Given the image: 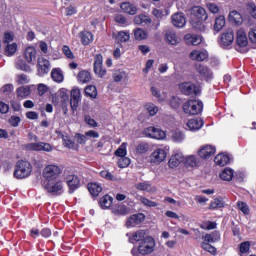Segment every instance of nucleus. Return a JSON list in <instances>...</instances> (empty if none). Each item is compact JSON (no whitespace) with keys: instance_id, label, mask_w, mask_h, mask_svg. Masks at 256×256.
<instances>
[{"instance_id":"18","label":"nucleus","mask_w":256,"mask_h":256,"mask_svg":"<svg viewBox=\"0 0 256 256\" xmlns=\"http://www.w3.org/2000/svg\"><path fill=\"white\" fill-rule=\"evenodd\" d=\"M236 43L238 47H247L249 45V40L247 39V34L245 29L240 28L236 33Z\"/></svg>"},{"instance_id":"11","label":"nucleus","mask_w":256,"mask_h":256,"mask_svg":"<svg viewBox=\"0 0 256 256\" xmlns=\"http://www.w3.org/2000/svg\"><path fill=\"white\" fill-rule=\"evenodd\" d=\"M28 149H30V151H46V153H51V151H53V146L45 142H36L30 143Z\"/></svg>"},{"instance_id":"26","label":"nucleus","mask_w":256,"mask_h":256,"mask_svg":"<svg viewBox=\"0 0 256 256\" xmlns=\"http://www.w3.org/2000/svg\"><path fill=\"white\" fill-rule=\"evenodd\" d=\"M135 189L138 191H146V193H155L157 191V188L147 181L135 184Z\"/></svg>"},{"instance_id":"34","label":"nucleus","mask_w":256,"mask_h":256,"mask_svg":"<svg viewBox=\"0 0 256 256\" xmlns=\"http://www.w3.org/2000/svg\"><path fill=\"white\" fill-rule=\"evenodd\" d=\"M185 167H199V159L196 156L190 155L187 156L184 160Z\"/></svg>"},{"instance_id":"49","label":"nucleus","mask_w":256,"mask_h":256,"mask_svg":"<svg viewBox=\"0 0 256 256\" xmlns=\"http://www.w3.org/2000/svg\"><path fill=\"white\" fill-rule=\"evenodd\" d=\"M145 109L148 111L149 115H151V117H155V115H157V112L159 111V108L157 107V105L153 104V103H147L145 105Z\"/></svg>"},{"instance_id":"47","label":"nucleus","mask_w":256,"mask_h":256,"mask_svg":"<svg viewBox=\"0 0 256 256\" xmlns=\"http://www.w3.org/2000/svg\"><path fill=\"white\" fill-rule=\"evenodd\" d=\"M116 157H125L127 155V142H123L120 147L115 151Z\"/></svg>"},{"instance_id":"36","label":"nucleus","mask_w":256,"mask_h":256,"mask_svg":"<svg viewBox=\"0 0 256 256\" xmlns=\"http://www.w3.org/2000/svg\"><path fill=\"white\" fill-rule=\"evenodd\" d=\"M171 137L174 143H183L185 141V134L179 130L172 131Z\"/></svg>"},{"instance_id":"53","label":"nucleus","mask_w":256,"mask_h":256,"mask_svg":"<svg viewBox=\"0 0 256 256\" xmlns=\"http://www.w3.org/2000/svg\"><path fill=\"white\" fill-rule=\"evenodd\" d=\"M16 81L18 85H27V83H29L31 80L27 74H19L16 77Z\"/></svg>"},{"instance_id":"39","label":"nucleus","mask_w":256,"mask_h":256,"mask_svg":"<svg viewBox=\"0 0 256 256\" xmlns=\"http://www.w3.org/2000/svg\"><path fill=\"white\" fill-rule=\"evenodd\" d=\"M134 37H135L136 41H145V39H147V37H149V35L147 34V31H145L141 28H137L134 30Z\"/></svg>"},{"instance_id":"38","label":"nucleus","mask_w":256,"mask_h":256,"mask_svg":"<svg viewBox=\"0 0 256 256\" xmlns=\"http://www.w3.org/2000/svg\"><path fill=\"white\" fill-rule=\"evenodd\" d=\"M111 205H113V197L105 195L100 199V207H102V209H109Z\"/></svg>"},{"instance_id":"21","label":"nucleus","mask_w":256,"mask_h":256,"mask_svg":"<svg viewBox=\"0 0 256 256\" xmlns=\"http://www.w3.org/2000/svg\"><path fill=\"white\" fill-rule=\"evenodd\" d=\"M215 147L211 145H205L203 146L199 151L198 155L202 159H209V157H212V155H215Z\"/></svg>"},{"instance_id":"42","label":"nucleus","mask_w":256,"mask_h":256,"mask_svg":"<svg viewBox=\"0 0 256 256\" xmlns=\"http://www.w3.org/2000/svg\"><path fill=\"white\" fill-rule=\"evenodd\" d=\"M223 27H225V16H219L215 19L214 31L219 33Z\"/></svg>"},{"instance_id":"4","label":"nucleus","mask_w":256,"mask_h":256,"mask_svg":"<svg viewBox=\"0 0 256 256\" xmlns=\"http://www.w3.org/2000/svg\"><path fill=\"white\" fill-rule=\"evenodd\" d=\"M61 175V167L57 165H48L43 170V177L47 181H53L55 179H58V177Z\"/></svg>"},{"instance_id":"13","label":"nucleus","mask_w":256,"mask_h":256,"mask_svg":"<svg viewBox=\"0 0 256 256\" xmlns=\"http://www.w3.org/2000/svg\"><path fill=\"white\" fill-rule=\"evenodd\" d=\"M172 25L174 27L183 28L187 25V19L185 18V14L178 12L171 16Z\"/></svg>"},{"instance_id":"35","label":"nucleus","mask_w":256,"mask_h":256,"mask_svg":"<svg viewBox=\"0 0 256 256\" xmlns=\"http://www.w3.org/2000/svg\"><path fill=\"white\" fill-rule=\"evenodd\" d=\"M166 40L170 43V45H179L181 41V39L177 37V34L173 31L166 33Z\"/></svg>"},{"instance_id":"31","label":"nucleus","mask_w":256,"mask_h":256,"mask_svg":"<svg viewBox=\"0 0 256 256\" xmlns=\"http://www.w3.org/2000/svg\"><path fill=\"white\" fill-rule=\"evenodd\" d=\"M120 7L128 15H135L137 13V7L129 2H123Z\"/></svg>"},{"instance_id":"61","label":"nucleus","mask_w":256,"mask_h":256,"mask_svg":"<svg viewBox=\"0 0 256 256\" xmlns=\"http://www.w3.org/2000/svg\"><path fill=\"white\" fill-rule=\"evenodd\" d=\"M86 140L99 139V132L95 130H89L85 132Z\"/></svg>"},{"instance_id":"48","label":"nucleus","mask_w":256,"mask_h":256,"mask_svg":"<svg viewBox=\"0 0 256 256\" xmlns=\"http://www.w3.org/2000/svg\"><path fill=\"white\" fill-rule=\"evenodd\" d=\"M85 94L92 99L97 98V87L90 85L85 88Z\"/></svg>"},{"instance_id":"24","label":"nucleus","mask_w":256,"mask_h":256,"mask_svg":"<svg viewBox=\"0 0 256 256\" xmlns=\"http://www.w3.org/2000/svg\"><path fill=\"white\" fill-rule=\"evenodd\" d=\"M24 58L27 63H33L37 59V50L33 46H29L24 51Z\"/></svg>"},{"instance_id":"19","label":"nucleus","mask_w":256,"mask_h":256,"mask_svg":"<svg viewBox=\"0 0 256 256\" xmlns=\"http://www.w3.org/2000/svg\"><path fill=\"white\" fill-rule=\"evenodd\" d=\"M153 237L149 236V231L147 230H138L136 232L132 233L131 240L132 241H137V242H143L146 241L147 239H152Z\"/></svg>"},{"instance_id":"22","label":"nucleus","mask_w":256,"mask_h":256,"mask_svg":"<svg viewBox=\"0 0 256 256\" xmlns=\"http://www.w3.org/2000/svg\"><path fill=\"white\" fill-rule=\"evenodd\" d=\"M183 161H185V158H183V153H176L171 156L168 165L171 167V169H175V167H179Z\"/></svg>"},{"instance_id":"63","label":"nucleus","mask_w":256,"mask_h":256,"mask_svg":"<svg viewBox=\"0 0 256 256\" xmlns=\"http://www.w3.org/2000/svg\"><path fill=\"white\" fill-rule=\"evenodd\" d=\"M206 7L210 11V13H213L214 15L219 13V6L215 3L208 2L206 4Z\"/></svg>"},{"instance_id":"56","label":"nucleus","mask_w":256,"mask_h":256,"mask_svg":"<svg viewBox=\"0 0 256 256\" xmlns=\"http://www.w3.org/2000/svg\"><path fill=\"white\" fill-rule=\"evenodd\" d=\"M62 141L64 147H67L68 149H75V142H73L69 137L62 136Z\"/></svg>"},{"instance_id":"33","label":"nucleus","mask_w":256,"mask_h":256,"mask_svg":"<svg viewBox=\"0 0 256 256\" xmlns=\"http://www.w3.org/2000/svg\"><path fill=\"white\" fill-rule=\"evenodd\" d=\"M219 239H221V234L219 233V231H214L211 234H206L204 236V241L206 243H217Z\"/></svg>"},{"instance_id":"16","label":"nucleus","mask_w":256,"mask_h":256,"mask_svg":"<svg viewBox=\"0 0 256 256\" xmlns=\"http://www.w3.org/2000/svg\"><path fill=\"white\" fill-rule=\"evenodd\" d=\"M203 125H204L203 119L193 118L188 120V122L186 123V129L187 131H199V129H201Z\"/></svg>"},{"instance_id":"64","label":"nucleus","mask_w":256,"mask_h":256,"mask_svg":"<svg viewBox=\"0 0 256 256\" xmlns=\"http://www.w3.org/2000/svg\"><path fill=\"white\" fill-rule=\"evenodd\" d=\"M94 73L98 75V77H103L107 71L103 69V65H96L94 66Z\"/></svg>"},{"instance_id":"10","label":"nucleus","mask_w":256,"mask_h":256,"mask_svg":"<svg viewBox=\"0 0 256 256\" xmlns=\"http://www.w3.org/2000/svg\"><path fill=\"white\" fill-rule=\"evenodd\" d=\"M233 41H235V35L233 34L232 29L226 30L220 37V45L222 47H229V45H233Z\"/></svg>"},{"instance_id":"15","label":"nucleus","mask_w":256,"mask_h":256,"mask_svg":"<svg viewBox=\"0 0 256 256\" xmlns=\"http://www.w3.org/2000/svg\"><path fill=\"white\" fill-rule=\"evenodd\" d=\"M66 183L69 187V193H75L79 189L80 180L76 175H69L66 177Z\"/></svg>"},{"instance_id":"2","label":"nucleus","mask_w":256,"mask_h":256,"mask_svg":"<svg viewBox=\"0 0 256 256\" xmlns=\"http://www.w3.org/2000/svg\"><path fill=\"white\" fill-rule=\"evenodd\" d=\"M183 111L186 115H199L203 111V102L198 100H189L184 103Z\"/></svg>"},{"instance_id":"8","label":"nucleus","mask_w":256,"mask_h":256,"mask_svg":"<svg viewBox=\"0 0 256 256\" xmlns=\"http://www.w3.org/2000/svg\"><path fill=\"white\" fill-rule=\"evenodd\" d=\"M144 135L146 137H151L152 139H158V140H163L165 139V137H167V134H165V131L159 128H155L153 126L144 129Z\"/></svg>"},{"instance_id":"51","label":"nucleus","mask_w":256,"mask_h":256,"mask_svg":"<svg viewBox=\"0 0 256 256\" xmlns=\"http://www.w3.org/2000/svg\"><path fill=\"white\" fill-rule=\"evenodd\" d=\"M131 165V159L129 157L122 156L118 159V167L120 169H125V167H129Z\"/></svg>"},{"instance_id":"6","label":"nucleus","mask_w":256,"mask_h":256,"mask_svg":"<svg viewBox=\"0 0 256 256\" xmlns=\"http://www.w3.org/2000/svg\"><path fill=\"white\" fill-rule=\"evenodd\" d=\"M196 73L201 81L209 82L213 80V71L205 65H196Z\"/></svg>"},{"instance_id":"59","label":"nucleus","mask_w":256,"mask_h":256,"mask_svg":"<svg viewBox=\"0 0 256 256\" xmlns=\"http://www.w3.org/2000/svg\"><path fill=\"white\" fill-rule=\"evenodd\" d=\"M76 143L79 145H85L87 143V136L86 134H75Z\"/></svg>"},{"instance_id":"20","label":"nucleus","mask_w":256,"mask_h":256,"mask_svg":"<svg viewBox=\"0 0 256 256\" xmlns=\"http://www.w3.org/2000/svg\"><path fill=\"white\" fill-rule=\"evenodd\" d=\"M192 15H194L198 20L201 21H207V19L209 18V16L207 15V11L205 10V8L201 7V6H194L192 8Z\"/></svg>"},{"instance_id":"45","label":"nucleus","mask_w":256,"mask_h":256,"mask_svg":"<svg viewBox=\"0 0 256 256\" xmlns=\"http://www.w3.org/2000/svg\"><path fill=\"white\" fill-rule=\"evenodd\" d=\"M51 77L53 81H56V83H62L63 81V73H61L60 69H53L51 72Z\"/></svg>"},{"instance_id":"5","label":"nucleus","mask_w":256,"mask_h":256,"mask_svg":"<svg viewBox=\"0 0 256 256\" xmlns=\"http://www.w3.org/2000/svg\"><path fill=\"white\" fill-rule=\"evenodd\" d=\"M46 190L52 195H61V193H63V181L59 178L55 180H48Z\"/></svg>"},{"instance_id":"50","label":"nucleus","mask_w":256,"mask_h":256,"mask_svg":"<svg viewBox=\"0 0 256 256\" xmlns=\"http://www.w3.org/2000/svg\"><path fill=\"white\" fill-rule=\"evenodd\" d=\"M16 69H19L20 71H25L26 73H29L31 71V66H29L25 61L18 60L16 62Z\"/></svg>"},{"instance_id":"58","label":"nucleus","mask_w":256,"mask_h":256,"mask_svg":"<svg viewBox=\"0 0 256 256\" xmlns=\"http://www.w3.org/2000/svg\"><path fill=\"white\" fill-rule=\"evenodd\" d=\"M115 215H127L129 213V209L125 205H119L114 210Z\"/></svg>"},{"instance_id":"12","label":"nucleus","mask_w":256,"mask_h":256,"mask_svg":"<svg viewBox=\"0 0 256 256\" xmlns=\"http://www.w3.org/2000/svg\"><path fill=\"white\" fill-rule=\"evenodd\" d=\"M70 97V107L72 111H77L79 101H81V90L79 88L72 89Z\"/></svg>"},{"instance_id":"54","label":"nucleus","mask_w":256,"mask_h":256,"mask_svg":"<svg viewBox=\"0 0 256 256\" xmlns=\"http://www.w3.org/2000/svg\"><path fill=\"white\" fill-rule=\"evenodd\" d=\"M139 201H140V203H142V205H144L145 207H157V205H159V204H157V202L151 201V200H149V199H147V198H145V197H143V196H140V197H139Z\"/></svg>"},{"instance_id":"41","label":"nucleus","mask_w":256,"mask_h":256,"mask_svg":"<svg viewBox=\"0 0 256 256\" xmlns=\"http://www.w3.org/2000/svg\"><path fill=\"white\" fill-rule=\"evenodd\" d=\"M78 81L80 83H89V81H91V73L85 70L80 71L78 73Z\"/></svg>"},{"instance_id":"55","label":"nucleus","mask_w":256,"mask_h":256,"mask_svg":"<svg viewBox=\"0 0 256 256\" xmlns=\"http://www.w3.org/2000/svg\"><path fill=\"white\" fill-rule=\"evenodd\" d=\"M210 242H203L201 244L202 248L204 249V251H208V253H211L212 255H215V253L217 252V249L215 247H213L211 244H209Z\"/></svg>"},{"instance_id":"57","label":"nucleus","mask_w":256,"mask_h":256,"mask_svg":"<svg viewBox=\"0 0 256 256\" xmlns=\"http://www.w3.org/2000/svg\"><path fill=\"white\" fill-rule=\"evenodd\" d=\"M224 207L223 200L216 198L210 203V209H221Z\"/></svg>"},{"instance_id":"9","label":"nucleus","mask_w":256,"mask_h":256,"mask_svg":"<svg viewBox=\"0 0 256 256\" xmlns=\"http://www.w3.org/2000/svg\"><path fill=\"white\" fill-rule=\"evenodd\" d=\"M165 159H167V151H165V149L163 148H157L150 155V161L155 165H159L160 163H163Z\"/></svg>"},{"instance_id":"46","label":"nucleus","mask_w":256,"mask_h":256,"mask_svg":"<svg viewBox=\"0 0 256 256\" xmlns=\"http://www.w3.org/2000/svg\"><path fill=\"white\" fill-rule=\"evenodd\" d=\"M116 39L117 41H120V43H127V41L131 39V35L129 34V32L120 31L118 32Z\"/></svg>"},{"instance_id":"29","label":"nucleus","mask_w":256,"mask_h":256,"mask_svg":"<svg viewBox=\"0 0 256 256\" xmlns=\"http://www.w3.org/2000/svg\"><path fill=\"white\" fill-rule=\"evenodd\" d=\"M229 161H231V158H229V155L227 154H218L214 158V163L220 167H225V165H228Z\"/></svg>"},{"instance_id":"25","label":"nucleus","mask_w":256,"mask_h":256,"mask_svg":"<svg viewBox=\"0 0 256 256\" xmlns=\"http://www.w3.org/2000/svg\"><path fill=\"white\" fill-rule=\"evenodd\" d=\"M207 20H198V19H193L191 21V26L193 29L196 31H200L201 33H204L208 29V24L206 22Z\"/></svg>"},{"instance_id":"60","label":"nucleus","mask_w":256,"mask_h":256,"mask_svg":"<svg viewBox=\"0 0 256 256\" xmlns=\"http://www.w3.org/2000/svg\"><path fill=\"white\" fill-rule=\"evenodd\" d=\"M248 39L253 45H256V26L250 28L248 32Z\"/></svg>"},{"instance_id":"43","label":"nucleus","mask_w":256,"mask_h":256,"mask_svg":"<svg viewBox=\"0 0 256 256\" xmlns=\"http://www.w3.org/2000/svg\"><path fill=\"white\" fill-rule=\"evenodd\" d=\"M17 53V43L7 44L4 49V54L7 57H11V55H15Z\"/></svg>"},{"instance_id":"44","label":"nucleus","mask_w":256,"mask_h":256,"mask_svg":"<svg viewBox=\"0 0 256 256\" xmlns=\"http://www.w3.org/2000/svg\"><path fill=\"white\" fill-rule=\"evenodd\" d=\"M17 95L18 97L25 99V97H29V95H31V88H29V86H22L17 89Z\"/></svg>"},{"instance_id":"17","label":"nucleus","mask_w":256,"mask_h":256,"mask_svg":"<svg viewBox=\"0 0 256 256\" xmlns=\"http://www.w3.org/2000/svg\"><path fill=\"white\" fill-rule=\"evenodd\" d=\"M51 69V64L49 63V60L39 57L38 58V73L39 75H46L49 73Z\"/></svg>"},{"instance_id":"40","label":"nucleus","mask_w":256,"mask_h":256,"mask_svg":"<svg viewBox=\"0 0 256 256\" xmlns=\"http://www.w3.org/2000/svg\"><path fill=\"white\" fill-rule=\"evenodd\" d=\"M233 169L230 168H225L221 173H220V178L223 181H231L233 179Z\"/></svg>"},{"instance_id":"52","label":"nucleus","mask_w":256,"mask_h":256,"mask_svg":"<svg viewBox=\"0 0 256 256\" xmlns=\"http://www.w3.org/2000/svg\"><path fill=\"white\" fill-rule=\"evenodd\" d=\"M149 151V144L145 142H141L136 146V153L143 155V153H147Z\"/></svg>"},{"instance_id":"23","label":"nucleus","mask_w":256,"mask_h":256,"mask_svg":"<svg viewBox=\"0 0 256 256\" xmlns=\"http://www.w3.org/2000/svg\"><path fill=\"white\" fill-rule=\"evenodd\" d=\"M209 57V54L205 50H194L190 53V59L192 61H205Z\"/></svg>"},{"instance_id":"3","label":"nucleus","mask_w":256,"mask_h":256,"mask_svg":"<svg viewBox=\"0 0 256 256\" xmlns=\"http://www.w3.org/2000/svg\"><path fill=\"white\" fill-rule=\"evenodd\" d=\"M31 175V163L27 161H18L16 169L14 171V177L16 179H25Z\"/></svg>"},{"instance_id":"7","label":"nucleus","mask_w":256,"mask_h":256,"mask_svg":"<svg viewBox=\"0 0 256 256\" xmlns=\"http://www.w3.org/2000/svg\"><path fill=\"white\" fill-rule=\"evenodd\" d=\"M179 89L183 95H199L201 90L191 82H183L179 85Z\"/></svg>"},{"instance_id":"30","label":"nucleus","mask_w":256,"mask_h":256,"mask_svg":"<svg viewBox=\"0 0 256 256\" xmlns=\"http://www.w3.org/2000/svg\"><path fill=\"white\" fill-rule=\"evenodd\" d=\"M56 99L60 105H67V103H69V94L67 93V90L60 89Z\"/></svg>"},{"instance_id":"32","label":"nucleus","mask_w":256,"mask_h":256,"mask_svg":"<svg viewBox=\"0 0 256 256\" xmlns=\"http://www.w3.org/2000/svg\"><path fill=\"white\" fill-rule=\"evenodd\" d=\"M82 45H89L93 41V34L88 31H82L79 33Z\"/></svg>"},{"instance_id":"37","label":"nucleus","mask_w":256,"mask_h":256,"mask_svg":"<svg viewBox=\"0 0 256 256\" xmlns=\"http://www.w3.org/2000/svg\"><path fill=\"white\" fill-rule=\"evenodd\" d=\"M134 23L135 25H143V23H145V25H149V23H151V18L144 14H140L135 16Z\"/></svg>"},{"instance_id":"27","label":"nucleus","mask_w":256,"mask_h":256,"mask_svg":"<svg viewBox=\"0 0 256 256\" xmlns=\"http://www.w3.org/2000/svg\"><path fill=\"white\" fill-rule=\"evenodd\" d=\"M184 39L188 45H201L203 42V37L200 35L186 34Z\"/></svg>"},{"instance_id":"62","label":"nucleus","mask_w":256,"mask_h":256,"mask_svg":"<svg viewBox=\"0 0 256 256\" xmlns=\"http://www.w3.org/2000/svg\"><path fill=\"white\" fill-rule=\"evenodd\" d=\"M114 21L119 25H127V18L123 16V14H116L114 17Z\"/></svg>"},{"instance_id":"14","label":"nucleus","mask_w":256,"mask_h":256,"mask_svg":"<svg viewBox=\"0 0 256 256\" xmlns=\"http://www.w3.org/2000/svg\"><path fill=\"white\" fill-rule=\"evenodd\" d=\"M145 221V214L139 213L134 214L126 221V227H137V225H141Z\"/></svg>"},{"instance_id":"1","label":"nucleus","mask_w":256,"mask_h":256,"mask_svg":"<svg viewBox=\"0 0 256 256\" xmlns=\"http://www.w3.org/2000/svg\"><path fill=\"white\" fill-rule=\"evenodd\" d=\"M155 251V239L146 238L145 241L139 243L138 247H133L131 253L133 256L149 255Z\"/></svg>"},{"instance_id":"28","label":"nucleus","mask_w":256,"mask_h":256,"mask_svg":"<svg viewBox=\"0 0 256 256\" xmlns=\"http://www.w3.org/2000/svg\"><path fill=\"white\" fill-rule=\"evenodd\" d=\"M88 191L93 197H97L103 191V187L97 182H92L88 184Z\"/></svg>"}]
</instances>
